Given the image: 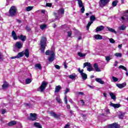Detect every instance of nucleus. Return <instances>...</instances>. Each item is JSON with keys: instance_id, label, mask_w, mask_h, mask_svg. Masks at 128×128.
Here are the masks:
<instances>
[{"instance_id": "nucleus-1", "label": "nucleus", "mask_w": 128, "mask_h": 128, "mask_svg": "<svg viewBox=\"0 0 128 128\" xmlns=\"http://www.w3.org/2000/svg\"><path fill=\"white\" fill-rule=\"evenodd\" d=\"M46 38L42 37L40 41V46L41 48L40 50L42 54H44V50H46Z\"/></svg>"}, {"instance_id": "nucleus-2", "label": "nucleus", "mask_w": 128, "mask_h": 128, "mask_svg": "<svg viewBox=\"0 0 128 128\" xmlns=\"http://www.w3.org/2000/svg\"><path fill=\"white\" fill-rule=\"evenodd\" d=\"M64 8L60 9L57 12H54V14L56 16V20H60V18H62V14H64Z\"/></svg>"}, {"instance_id": "nucleus-3", "label": "nucleus", "mask_w": 128, "mask_h": 128, "mask_svg": "<svg viewBox=\"0 0 128 128\" xmlns=\"http://www.w3.org/2000/svg\"><path fill=\"white\" fill-rule=\"evenodd\" d=\"M24 46V43L20 41H18L16 42L14 44V48H16V50H14V52H18V50H20V48H22V46Z\"/></svg>"}, {"instance_id": "nucleus-4", "label": "nucleus", "mask_w": 128, "mask_h": 128, "mask_svg": "<svg viewBox=\"0 0 128 128\" xmlns=\"http://www.w3.org/2000/svg\"><path fill=\"white\" fill-rule=\"evenodd\" d=\"M78 72L80 74V76L83 80H86L88 78V75L86 74V73L84 72V69L80 70V68H78Z\"/></svg>"}, {"instance_id": "nucleus-5", "label": "nucleus", "mask_w": 128, "mask_h": 128, "mask_svg": "<svg viewBox=\"0 0 128 128\" xmlns=\"http://www.w3.org/2000/svg\"><path fill=\"white\" fill-rule=\"evenodd\" d=\"M90 22H88L86 26L87 30H90V26H92V24L96 20V16H94V15L91 16L90 17Z\"/></svg>"}, {"instance_id": "nucleus-6", "label": "nucleus", "mask_w": 128, "mask_h": 128, "mask_svg": "<svg viewBox=\"0 0 128 128\" xmlns=\"http://www.w3.org/2000/svg\"><path fill=\"white\" fill-rule=\"evenodd\" d=\"M9 12L11 16H16V7L14 6H12L9 10Z\"/></svg>"}, {"instance_id": "nucleus-7", "label": "nucleus", "mask_w": 128, "mask_h": 128, "mask_svg": "<svg viewBox=\"0 0 128 128\" xmlns=\"http://www.w3.org/2000/svg\"><path fill=\"white\" fill-rule=\"evenodd\" d=\"M48 86V82H42L41 86H40V92H44V90H46V86Z\"/></svg>"}, {"instance_id": "nucleus-8", "label": "nucleus", "mask_w": 128, "mask_h": 128, "mask_svg": "<svg viewBox=\"0 0 128 128\" xmlns=\"http://www.w3.org/2000/svg\"><path fill=\"white\" fill-rule=\"evenodd\" d=\"M28 120H32L33 122L34 120H38V117L36 116V114L30 113V117H28Z\"/></svg>"}, {"instance_id": "nucleus-9", "label": "nucleus", "mask_w": 128, "mask_h": 128, "mask_svg": "<svg viewBox=\"0 0 128 128\" xmlns=\"http://www.w3.org/2000/svg\"><path fill=\"white\" fill-rule=\"evenodd\" d=\"M108 2H110V0H100L99 2L100 6L101 8H104V6H106Z\"/></svg>"}, {"instance_id": "nucleus-10", "label": "nucleus", "mask_w": 128, "mask_h": 128, "mask_svg": "<svg viewBox=\"0 0 128 128\" xmlns=\"http://www.w3.org/2000/svg\"><path fill=\"white\" fill-rule=\"evenodd\" d=\"M122 20H124V22H128V10L126 11L124 14L123 16L121 18Z\"/></svg>"}, {"instance_id": "nucleus-11", "label": "nucleus", "mask_w": 128, "mask_h": 128, "mask_svg": "<svg viewBox=\"0 0 128 128\" xmlns=\"http://www.w3.org/2000/svg\"><path fill=\"white\" fill-rule=\"evenodd\" d=\"M106 126L108 128H120V125L118 124V123H113L108 124Z\"/></svg>"}, {"instance_id": "nucleus-12", "label": "nucleus", "mask_w": 128, "mask_h": 128, "mask_svg": "<svg viewBox=\"0 0 128 128\" xmlns=\"http://www.w3.org/2000/svg\"><path fill=\"white\" fill-rule=\"evenodd\" d=\"M18 40H22V42H26V36H24L22 34L18 36Z\"/></svg>"}, {"instance_id": "nucleus-13", "label": "nucleus", "mask_w": 128, "mask_h": 128, "mask_svg": "<svg viewBox=\"0 0 128 128\" xmlns=\"http://www.w3.org/2000/svg\"><path fill=\"white\" fill-rule=\"evenodd\" d=\"M110 106L114 108H120V106H122L120 104H114V103H110Z\"/></svg>"}, {"instance_id": "nucleus-14", "label": "nucleus", "mask_w": 128, "mask_h": 128, "mask_svg": "<svg viewBox=\"0 0 128 128\" xmlns=\"http://www.w3.org/2000/svg\"><path fill=\"white\" fill-rule=\"evenodd\" d=\"M116 86L119 88H124V86H126V82H124V83H122V84H116Z\"/></svg>"}, {"instance_id": "nucleus-15", "label": "nucleus", "mask_w": 128, "mask_h": 128, "mask_svg": "<svg viewBox=\"0 0 128 128\" xmlns=\"http://www.w3.org/2000/svg\"><path fill=\"white\" fill-rule=\"evenodd\" d=\"M12 36L14 40H16L18 38V36H16V33L14 30L12 32Z\"/></svg>"}, {"instance_id": "nucleus-16", "label": "nucleus", "mask_w": 128, "mask_h": 128, "mask_svg": "<svg viewBox=\"0 0 128 128\" xmlns=\"http://www.w3.org/2000/svg\"><path fill=\"white\" fill-rule=\"evenodd\" d=\"M94 68L96 72H102V70H100V68H98V64L95 63L94 64Z\"/></svg>"}, {"instance_id": "nucleus-17", "label": "nucleus", "mask_w": 128, "mask_h": 128, "mask_svg": "<svg viewBox=\"0 0 128 128\" xmlns=\"http://www.w3.org/2000/svg\"><path fill=\"white\" fill-rule=\"evenodd\" d=\"M104 28V26H98L96 28V32H102V30H103Z\"/></svg>"}, {"instance_id": "nucleus-18", "label": "nucleus", "mask_w": 128, "mask_h": 128, "mask_svg": "<svg viewBox=\"0 0 128 128\" xmlns=\"http://www.w3.org/2000/svg\"><path fill=\"white\" fill-rule=\"evenodd\" d=\"M24 54L26 58H28L30 56V51L28 49H26L24 51Z\"/></svg>"}, {"instance_id": "nucleus-19", "label": "nucleus", "mask_w": 128, "mask_h": 128, "mask_svg": "<svg viewBox=\"0 0 128 128\" xmlns=\"http://www.w3.org/2000/svg\"><path fill=\"white\" fill-rule=\"evenodd\" d=\"M70 80H76V74H72L68 76Z\"/></svg>"}, {"instance_id": "nucleus-20", "label": "nucleus", "mask_w": 128, "mask_h": 128, "mask_svg": "<svg viewBox=\"0 0 128 128\" xmlns=\"http://www.w3.org/2000/svg\"><path fill=\"white\" fill-rule=\"evenodd\" d=\"M94 38L95 40H102V36L100 34H95Z\"/></svg>"}, {"instance_id": "nucleus-21", "label": "nucleus", "mask_w": 128, "mask_h": 128, "mask_svg": "<svg viewBox=\"0 0 128 128\" xmlns=\"http://www.w3.org/2000/svg\"><path fill=\"white\" fill-rule=\"evenodd\" d=\"M88 66V68H91L92 67V64L88 62H86L84 64L83 66V68H84Z\"/></svg>"}, {"instance_id": "nucleus-22", "label": "nucleus", "mask_w": 128, "mask_h": 128, "mask_svg": "<svg viewBox=\"0 0 128 128\" xmlns=\"http://www.w3.org/2000/svg\"><path fill=\"white\" fill-rule=\"evenodd\" d=\"M50 114L51 116H54L55 118H58V114H56V112H50Z\"/></svg>"}, {"instance_id": "nucleus-23", "label": "nucleus", "mask_w": 128, "mask_h": 128, "mask_svg": "<svg viewBox=\"0 0 128 128\" xmlns=\"http://www.w3.org/2000/svg\"><path fill=\"white\" fill-rule=\"evenodd\" d=\"M34 126L37 128H42V126L39 122H34Z\"/></svg>"}, {"instance_id": "nucleus-24", "label": "nucleus", "mask_w": 128, "mask_h": 128, "mask_svg": "<svg viewBox=\"0 0 128 128\" xmlns=\"http://www.w3.org/2000/svg\"><path fill=\"white\" fill-rule=\"evenodd\" d=\"M95 80L97 82H99L101 84H104V82L100 79V78H96Z\"/></svg>"}, {"instance_id": "nucleus-25", "label": "nucleus", "mask_w": 128, "mask_h": 128, "mask_svg": "<svg viewBox=\"0 0 128 128\" xmlns=\"http://www.w3.org/2000/svg\"><path fill=\"white\" fill-rule=\"evenodd\" d=\"M36 70H42V64H36L34 66Z\"/></svg>"}, {"instance_id": "nucleus-26", "label": "nucleus", "mask_w": 128, "mask_h": 128, "mask_svg": "<svg viewBox=\"0 0 128 128\" xmlns=\"http://www.w3.org/2000/svg\"><path fill=\"white\" fill-rule=\"evenodd\" d=\"M15 124H16V121L12 120L11 122L8 123V126H14Z\"/></svg>"}, {"instance_id": "nucleus-27", "label": "nucleus", "mask_w": 128, "mask_h": 128, "mask_svg": "<svg viewBox=\"0 0 128 128\" xmlns=\"http://www.w3.org/2000/svg\"><path fill=\"white\" fill-rule=\"evenodd\" d=\"M62 90V86H56L55 92H58Z\"/></svg>"}, {"instance_id": "nucleus-28", "label": "nucleus", "mask_w": 128, "mask_h": 128, "mask_svg": "<svg viewBox=\"0 0 128 128\" xmlns=\"http://www.w3.org/2000/svg\"><path fill=\"white\" fill-rule=\"evenodd\" d=\"M109 94L110 96L111 97V98L112 100H114L116 98V95L112 92H110Z\"/></svg>"}, {"instance_id": "nucleus-29", "label": "nucleus", "mask_w": 128, "mask_h": 128, "mask_svg": "<svg viewBox=\"0 0 128 128\" xmlns=\"http://www.w3.org/2000/svg\"><path fill=\"white\" fill-rule=\"evenodd\" d=\"M107 29L110 32H114V34H116V31L114 29L110 28V27H107Z\"/></svg>"}, {"instance_id": "nucleus-30", "label": "nucleus", "mask_w": 128, "mask_h": 128, "mask_svg": "<svg viewBox=\"0 0 128 128\" xmlns=\"http://www.w3.org/2000/svg\"><path fill=\"white\" fill-rule=\"evenodd\" d=\"M24 56V51L19 52L18 55H17V57L18 58H22V56Z\"/></svg>"}, {"instance_id": "nucleus-31", "label": "nucleus", "mask_w": 128, "mask_h": 128, "mask_svg": "<svg viewBox=\"0 0 128 128\" xmlns=\"http://www.w3.org/2000/svg\"><path fill=\"white\" fill-rule=\"evenodd\" d=\"M78 2L79 8H82L84 6V4L82 3V0H78Z\"/></svg>"}, {"instance_id": "nucleus-32", "label": "nucleus", "mask_w": 128, "mask_h": 128, "mask_svg": "<svg viewBox=\"0 0 128 128\" xmlns=\"http://www.w3.org/2000/svg\"><path fill=\"white\" fill-rule=\"evenodd\" d=\"M78 54L80 58H84L86 56V54H82L80 52H78Z\"/></svg>"}, {"instance_id": "nucleus-33", "label": "nucleus", "mask_w": 128, "mask_h": 128, "mask_svg": "<svg viewBox=\"0 0 128 128\" xmlns=\"http://www.w3.org/2000/svg\"><path fill=\"white\" fill-rule=\"evenodd\" d=\"M46 24H43L40 26V30H44V28H46Z\"/></svg>"}, {"instance_id": "nucleus-34", "label": "nucleus", "mask_w": 128, "mask_h": 128, "mask_svg": "<svg viewBox=\"0 0 128 128\" xmlns=\"http://www.w3.org/2000/svg\"><path fill=\"white\" fill-rule=\"evenodd\" d=\"M118 68H121L122 70H126V72H128V69H126V68L122 65L120 66Z\"/></svg>"}, {"instance_id": "nucleus-35", "label": "nucleus", "mask_w": 128, "mask_h": 128, "mask_svg": "<svg viewBox=\"0 0 128 128\" xmlns=\"http://www.w3.org/2000/svg\"><path fill=\"white\" fill-rule=\"evenodd\" d=\"M120 30H124L126 28V26L122 25L119 28Z\"/></svg>"}, {"instance_id": "nucleus-36", "label": "nucleus", "mask_w": 128, "mask_h": 128, "mask_svg": "<svg viewBox=\"0 0 128 128\" xmlns=\"http://www.w3.org/2000/svg\"><path fill=\"white\" fill-rule=\"evenodd\" d=\"M32 8H34V6H28L26 8V12H30Z\"/></svg>"}, {"instance_id": "nucleus-37", "label": "nucleus", "mask_w": 128, "mask_h": 128, "mask_svg": "<svg viewBox=\"0 0 128 128\" xmlns=\"http://www.w3.org/2000/svg\"><path fill=\"white\" fill-rule=\"evenodd\" d=\"M32 82V79L28 78L26 80V84H30Z\"/></svg>"}, {"instance_id": "nucleus-38", "label": "nucleus", "mask_w": 128, "mask_h": 128, "mask_svg": "<svg viewBox=\"0 0 128 128\" xmlns=\"http://www.w3.org/2000/svg\"><path fill=\"white\" fill-rule=\"evenodd\" d=\"M8 84H7L6 82H5L3 84V85L2 86V88H4V90L6 88H8Z\"/></svg>"}, {"instance_id": "nucleus-39", "label": "nucleus", "mask_w": 128, "mask_h": 128, "mask_svg": "<svg viewBox=\"0 0 128 128\" xmlns=\"http://www.w3.org/2000/svg\"><path fill=\"white\" fill-rule=\"evenodd\" d=\"M54 56H50L49 58H48V61L49 62H54Z\"/></svg>"}, {"instance_id": "nucleus-40", "label": "nucleus", "mask_w": 128, "mask_h": 128, "mask_svg": "<svg viewBox=\"0 0 128 128\" xmlns=\"http://www.w3.org/2000/svg\"><path fill=\"white\" fill-rule=\"evenodd\" d=\"M118 4V0L114 1L112 2V6H116V5Z\"/></svg>"}, {"instance_id": "nucleus-41", "label": "nucleus", "mask_w": 128, "mask_h": 128, "mask_svg": "<svg viewBox=\"0 0 128 128\" xmlns=\"http://www.w3.org/2000/svg\"><path fill=\"white\" fill-rule=\"evenodd\" d=\"M56 100L58 104H62V99L58 97H56Z\"/></svg>"}, {"instance_id": "nucleus-42", "label": "nucleus", "mask_w": 128, "mask_h": 128, "mask_svg": "<svg viewBox=\"0 0 128 128\" xmlns=\"http://www.w3.org/2000/svg\"><path fill=\"white\" fill-rule=\"evenodd\" d=\"M64 102L66 104H68V96H66V95L64 96Z\"/></svg>"}, {"instance_id": "nucleus-43", "label": "nucleus", "mask_w": 128, "mask_h": 128, "mask_svg": "<svg viewBox=\"0 0 128 128\" xmlns=\"http://www.w3.org/2000/svg\"><path fill=\"white\" fill-rule=\"evenodd\" d=\"M70 88H66L64 92V94H66L68 92H70Z\"/></svg>"}, {"instance_id": "nucleus-44", "label": "nucleus", "mask_w": 128, "mask_h": 128, "mask_svg": "<svg viewBox=\"0 0 128 128\" xmlns=\"http://www.w3.org/2000/svg\"><path fill=\"white\" fill-rule=\"evenodd\" d=\"M114 56H117V58H121L122 54L121 53H116V54H114Z\"/></svg>"}, {"instance_id": "nucleus-45", "label": "nucleus", "mask_w": 128, "mask_h": 128, "mask_svg": "<svg viewBox=\"0 0 128 128\" xmlns=\"http://www.w3.org/2000/svg\"><path fill=\"white\" fill-rule=\"evenodd\" d=\"M76 94L77 96H84V94L83 92H76Z\"/></svg>"}, {"instance_id": "nucleus-46", "label": "nucleus", "mask_w": 128, "mask_h": 128, "mask_svg": "<svg viewBox=\"0 0 128 128\" xmlns=\"http://www.w3.org/2000/svg\"><path fill=\"white\" fill-rule=\"evenodd\" d=\"M87 70H88V72H92V70H94V68H92V66H91V67L87 68Z\"/></svg>"}, {"instance_id": "nucleus-47", "label": "nucleus", "mask_w": 128, "mask_h": 128, "mask_svg": "<svg viewBox=\"0 0 128 128\" xmlns=\"http://www.w3.org/2000/svg\"><path fill=\"white\" fill-rule=\"evenodd\" d=\"M109 42H110L111 44H114L116 42V41H114V40L112 38H109Z\"/></svg>"}, {"instance_id": "nucleus-48", "label": "nucleus", "mask_w": 128, "mask_h": 128, "mask_svg": "<svg viewBox=\"0 0 128 128\" xmlns=\"http://www.w3.org/2000/svg\"><path fill=\"white\" fill-rule=\"evenodd\" d=\"M112 60V58L110 56H107L106 57V62H110Z\"/></svg>"}, {"instance_id": "nucleus-49", "label": "nucleus", "mask_w": 128, "mask_h": 128, "mask_svg": "<svg viewBox=\"0 0 128 128\" xmlns=\"http://www.w3.org/2000/svg\"><path fill=\"white\" fill-rule=\"evenodd\" d=\"M112 78L113 80V81L116 82H118V78L114 77V76H112Z\"/></svg>"}, {"instance_id": "nucleus-50", "label": "nucleus", "mask_w": 128, "mask_h": 128, "mask_svg": "<svg viewBox=\"0 0 128 128\" xmlns=\"http://www.w3.org/2000/svg\"><path fill=\"white\" fill-rule=\"evenodd\" d=\"M50 56H56V54H54V51H51L50 52Z\"/></svg>"}, {"instance_id": "nucleus-51", "label": "nucleus", "mask_w": 128, "mask_h": 128, "mask_svg": "<svg viewBox=\"0 0 128 128\" xmlns=\"http://www.w3.org/2000/svg\"><path fill=\"white\" fill-rule=\"evenodd\" d=\"M67 34L68 38H70V36H72V31H69L67 32Z\"/></svg>"}, {"instance_id": "nucleus-52", "label": "nucleus", "mask_w": 128, "mask_h": 128, "mask_svg": "<svg viewBox=\"0 0 128 128\" xmlns=\"http://www.w3.org/2000/svg\"><path fill=\"white\" fill-rule=\"evenodd\" d=\"M6 112V109H2V114H4Z\"/></svg>"}, {"instance_id": "nucleus-53", "label": "nucleus", "mask_w": 128, "mask_h": 128, "mask_svg": "<svg viewBox=\"0 0 128 128\" xmlns=\"http://www.w3.org/2000/svg\"><path fill=\"white\" fill-rule=\"evenodd\" d=\"M80 10H81V12L82 14H84V6H83L82 7L81 9H80Z\"/></svg>"}, {"instance_id": "nucleus-54", "label": "nucleus", "mask_w": 128, "mask_h": 128, "mask_svg": "<svg viewBox=\"0 0 128 128\" xmlns=\"http://www.w3.org/2000/svg\"><path fill=\"white\" fill-rule=\"evenodd\" d=\"M54 67L56 70H60V66L58 64L54 65Z\"/></svg>"}, {"instance_id": "nucleus-55", "label": "nucleus", "mask_w": 128, "mask_h": 128, "mask_svg": "<svg viewBox=\"0 0 128 128\" xmlns=\"http://www.w3.org/2000/svg\"><path fill=\"white\" fill-rule=\"evenodd\" d=\"M46 6H48L49 8H52V4L51 3H46Z\"/></svg>"}, {"instance_id": "nucleus-56", "label": "nucleus", "mask_w": 128, "mask_h": 128, "mask_svg": "<svg viewBox=\"0 0 128 128\" xmlns=\"http://www.w3.org/2000/svg\"><path fill=\"white\" fill-rule=\"evenodd\" d=\"M124 114H121L120 115L119 118H120L121 120H122V118H124Z\"/></svg>"}, {"instance_id": "nucleus-57", "label": "nucleus", "mask_w": 128, "mask_h": 128, "mask_svg": "<svg viewBox=\"0 0 128 128\" xmlns=\"http://www.w3.org/2000/svg\"><path fill=\"white\" fill-rule=\"evenodd\" d=\"M46 56H48L50 54V50H47L45 52Z\"/></svg>"}, {"instance_id": "nucleus-58", "label": "nucleus", "mask_w": 128, "mask_h": 128, "mask_svg": "<svg viewBox=\"0 0 128 128\" xmlns=\"http://www.w3.org/2000/svg\"><path fill=\"white\" fill-rule=\"evenodd\" d=\"M26 30L28 32H30V28L28 26H26Z\"/></svg>"}, {"instance_id": "nucleus-59", "label": "nucleus", "mask_w": 128, "mask_h": 128, "mask_svg": "<svg viewBox=\"0 0 128 128\" xmlns=\"http://www.w3.org/2000/svg\"><path fill=\"white\" fill-rule=\"evenodd\" d=\"M80 102H81L82 106H84V100H81Z\"/></svg>"}, {"instance_id": "nucleus-60", "label": "nucleus", "mask_w": 128, "mask_h": 128, "mask_svg": "<svg viewBox=\"0 0 128 128\" xmlns=\"http://www.w3.org/2000/svg\"><path fill=\"white\" fill-rule=\"evenodd\" d=\"M64 68H68V65H66V62H64Z\"/></svg>"}, {"instance_id": "nucleus-61", "label": "nucleus", "mask_w": 128, "mask_h": 128, "mask_svg": "<svg viewBox=\"0 0 128 128\" xmlns=\"http://www.w3.org/2000/svg\"><path fill=\"white\" fill-rule=\"evenodd\" d=\"M14 58H18V56H15L11 57V60H14Z\"/></svg>"}, {"instance_id": "nucleus-62", "label": "nucleus", "mask_w": 128, "mask_h": 128, "mask_svg": "<svg viewBox=\"0 0 128 128\" xmlns=\"http://www.w3.org/2000/svg\"><path fill=\"white\" fill-rule=\"evenodd\" d=\"M68 102H70L71 104H73L74 103V101H72V98H70L68 100Z\"/></svg>"}, {"instance_id": "nucleus-63", "label": "nucleus", "mask_w": 128, "mask_h": 128, "mask_svg": "<svg viewBox=\"0 0 128 128\" xmlns=\"http://www.w3.org/2000/svg\"><path fill=\"white\" fill-rule=\"evenodd\" d=\"M66 104V108H68V110H70V104Z\"/></svg>"}, {"instance_id": "nucleus-64", "label": "nucleus", "mask_w": 128, "mask_h": 128, "mask_svg": "<svg viewBox=\"0 0 128 128\" xmlns=\"http://www.w3.org/2000/svg\"><path fill=\"white\" fill-rule=\"evenodd\" d=\"M122 44H120L118 46V48H122Z\"/></svg>"}]
</instances>
